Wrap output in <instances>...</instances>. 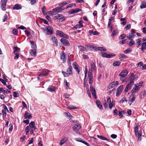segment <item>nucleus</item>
<instances>
[{"label": "nucleus", "instance_id": "cd10ccee", "mask_svg": "<svg viewBox=\"0 0 146 146\" xmlns=\"http://www.w3.org/2000/svg\"><path fill=\"white\" fill-rule=\"evenodd\" d=\"M141 46V50L143 51L144 50L146 49V42L142 43Z\"/></svg>", "mask_w": 146, "mask_h": 146}, {"label": "nucleus", "instance_id": "13d9d810", "mask_svg": "<svg viewBox=\"0 0 146 146\" xmlns=\"http://www.w3.org/2000/svg\"><path fill=\"white\" fill-rule=\"evenodd\" d=\"M67 4L68 3L67 2L65 1L61 3L60 4H59V5L61 6H62V7L63 6Z\"/></svg>", "mask_w": 146, "mask_h": 146}, {"label": "nucleus", "instance_id": "20e7f679", "mask_svg": "<svg viewBox=\"0 0 146 146\" xmlns=\"http://www.w3.org/2000/svg\"><path fill=\"white\" fill-rule=\"evenodd\" d=\"M128 73L127 71L125 70H123L119 73V76L120 77V79L123 82L124 80L123 78L127 76Z\"/></svg>", "mask_w": 146, "mask_h": 146}, {"label": "nucleus", "instance_id": "6e6552de", "mask_svg": "<svg viewBox=\"0 0 146 146\" xmlns=\"http://www.w3.org/2000/svg\"><path fill=\"white\" fill-rule=\"evenodd\" d=\"M72 65L74 68L76 70V71L79 74L80 71L79 66L75 62H73Z\"/></svg>", "mask_w": 146, "mask_h": 146}, {"label": "nucleus", "instance_id": "72a5a7b5", "mask_svg": "<svg viewBox=\"0 0 146 146\" xmlns=\"http://www.w3.org/2000/svg\"><path fill=\"white\" fill-rule=\"evenodd\" d=\"M135 96H133V97L128 102V103L130 104V105H131L132 103L135 101Z\"/></svg>", "mask_w": 146, "mask_h": 146}, {"label": "nucleus", "instance_id": "f257e3e1", "mask_svg": "<svg viewBox=\"0 0 146 146\" xmlns=\"http://www.w3.org/2000/svg\"><path fill=\"white\" fill-rule=\"evenodd\" d=\"M41 29L46 35H51L53 34V28L50 26L42 28Z\"/></svg>", "mask_w": 146, "mask_h": 146}, {"label": "nucleus", "instance_id": "a19ab883", "mask_svg": "<svg viewBox=\"0 0 146 146\" xmlns=\"http://www.w3.org/2000/svg\"><path fill=\"white\" fill-rule=\"evenodd\" d=\"M141 38H138L136 40V43L137 44V45L139 46L141 44Z\"/></svg>", "mask_w": 146, "mask_h": 146}, {"label": "nucleus", "instance_id": "ddd939ff", "mask_svg": "<svg viewBox=\"0 0 146 146\" xmlns=\"http://www.w3.org/2000/svg\"><path fill=\"white\" fill-rule=\"evenodd\" d=\"M51 39L54 43H55L56 46H57L58 45V41L57 38L53 36H51Z\"/></svg>", "mask_w": 146, "mask_h": 146}, {"label": "nucleus", "instance_id": "a18cd8bd", "mask_svg": "<svg viewBox=\"0 0 146 146\" xmlns=\"http://www.w3.org/2000/svg\"><path fill=\"white\" fill-rule=\"evenodd\" d=\"M67 108L69 109H75L77 108V107H74L72 105L68 106Z\"/></svg>", "mask_w": 146, "mask_h": 146}, {"label": "nucleus", "instance_id": "774afa93", "mask_svg": "<svg viewBox=\"0 0 146 146\" xmlns=\"http://www.w3.org/2000/svg\"><path fill=\"white\" fill-rule=\"evenodd\" d=\"M46 18L49 21L51 22L52 21V20L50 17L48 15H46Z\"/></svg>", "mask_w": 146, "mask_h": 146}, {"label": "nucleus", "instance_id": "2f4dec72", "mask_svg": "<svg viewBox=\"0 0 146 146\" xmlns=\"http://www.w3.org/2000/svg\"><path fill=\"white\" fill-rule=\"evenodd\" d=\"M56 33L58 35L62 37L63 35L64 34V33L61 31L57 30L56 31Z\"/></svg>", "mask_w": 146, "mask_h": 146}, {"label": "nucleus", "instance_id": "6ab92c4d", "mask_svg": "<svg viewBox=\"0 0 146 146\" xmlns=\"http://www.w3.org/2000/svg\"><path fill=\"white\" fill-rule=\"evenodd\" d=\"M24 116L25 118H28L30 119H31L32 117V115L31 114H29V113L27 111H26Z\"/></svg>", "mask_w": 146, "mask_h": 146}, {"label": "nucleus", "instance_id": "4c0bfd02", "mask_svg": "<svg viewBox=\"0 0 146 146\" xmlns=\"http://www.w3.org/2000/svg\"><path fill=\"white\" fill-rule=\"evenodd\" d=\"M120 64V62L119 61H117L113 63V65L115 66H119Z\"/></svg>", "mask_w": 146, "mask_h": 146}, {"label": "nucleus", "instance_id": "7ed1b4c3", "mask_svg": "<svg viewBox=\"0 0 146 146\" xmlns=\"http://www.w3.org/2000/svg\"><path fill=\"white\" fill-rule=\"evenodd\" d=\"M50 71L49 70L47 69H44L43 70L41 74H39V76L38 78V80H40L41 79L40 77H45L47 76Z\"/></svg>", "mask_w": 146, "mask_h": 146}, {"label": "nucleus", "instance_id": "ea45409f", "mask_svg": "<svg viewBox=\"0 0 146 146\" xmlns=\"http://www.w3.org/2000/svg\"><path fill=\"white\" fill-rule=\"evenodd\" d=\"M131 88V87L129 86V85H127L125 89V92H127L128 90L130 89Z\"/></svg>", "mask_w": 146, "mask_h": 146}, {"label": "nucleus", "instance_id": "473e14b6", "mask_svg": "<svg viewBox=\"0 0 146 146\" xmlns=\"http://www.w3.org/2000/svg\"><path fill=\"white\" fill-rule=\"evenodd\" d=\"M88 76L89 78H93V75L91 70L90 69L89 70Z\"/></svg>", "mask_w": 146, "mask_h": 146}, {"label": "nucleus", "instance_id": "c9c22d12", "mask_svg": "<svg viewBox=\"0 0 146 146\" xmlns=\"http://www.w3.org/2000/svg\"><path fill=\"white\" fill-rule=\"evenodd\" d=\"M139 89V87L138 86H135L134 87L133 89L131 90L132 93H133L137 90Z\"/></svg>", "mask_w": 146, "mask_h": 146}, {"label": "nucleus", "instance_id": "9d476101", "mask_svg": "<svg viewBox=\"0 0 146 146\" xmlns=\"http://www.w3.org/2000/svg\"><path fill=\"white\" fill-rule=\"evenodd\" d=\"M137 77L135 75H134L133 73H132L129 77V80L130 81L132 82H133L136 80L137 79Z\"/></svg>", "mask_w": 146, "mask_h": 146}, {"label": "nucleus", "instance_id": "c756f323", "mask_svg": "<svg viewBox=\"0 0 146 146\" xmlns=\"http://www.w3.org/2000/svg\"><path fill=\"white\" fill-rule=\"evenodd\" d=\"M78 48H80V51H86L87 49L81 45H79L78 46Z\"/></svg>", "mask_w": 146, "mask_h": 146}, {"label": "nucleus", "instance_id": "338daca9", "mask_svg": "<svg viewBox=\"0 0 146 146\" xmlns=\"http://www.w3.org/2000/svg\"><path fill=\"white\" fill-rule=\"evenodd\" d=\"M123 88V85H120L119 86L118 88H117V90H120V91H122V90Z\"/></svg>", "mask_w": 146, "mask_h": 146}, {"label": "nucleus", "instance_id": "8fccbe9b", "mask_svg": "<svg viewBox=\"0 0 146 146\" xmlns=\"http://www.w3.org/2000/svg\"><path fill=\"white\" fill-rule=\"evenodd\" d=\"M126 36V35L125 34H121L119 37V39H122L124 38Z\"/></svg>", "mask_w": 146, "mask_h": 146}, {"label": "nucleus", "instance_id": "a878e982", "mask_svg": "<svg viewBox=\"0 0 146 146\" xmlns=\"http://www.w3.org/2000/svg\"><path fill=\"white\" fill-rule=\"evenodd\" d=\"M135 36V35L134 34H131L129 35L128 36H127V38L129 40H131L133 39L132 38H134Z\"/></svg>", "mask_w": 146, "mask_h": 146}, {"label": "nucleus", "instance_id": "e433bc0d", "mask_svg": "<svg viewBox=\"0 0 146 146\" xmlns=\"http://www.w3.org/2000/svg\"><path fill=\"white\" fill-rule=\"evenodd\" d=\"M66 141V140L64 138H63L60 141L59 144L60 146H62Z\"/></svg>", "mask_w": 146, "mask_h": 146}, {"label": "nucleus", "instance_id": "09e8293b", "mask_svg": "<svg viewBox=\"0 0 146 146\" xmlns=\"http://www.w3.org/2000/svg\"><path fill=\"white\" fill-rule=\"evenodd\" d=\"M122 91H120V90H117L116 93V96H118L121 93Z\"/></svg>", "mask_w": 146, "mask_h": 146}, {"label": "nucleus", "instance_id": "7c9ffc66", "mask_svg": "<svg viewBox=\"0 0 146 146\" xmlns=\"http://www.w3.org/2000/svg\"><path fill=\"white\" fill-rule=\"evenodd\" d=\"M146 7V1L143 2L140 6L141 9H143Z\"/></svg>", "mask_w": 146, "mask_h": 146}, {"label": "nucleus", "instance_id": "3c124183", "mask_svg": "<svg viewBox=\"0 0 146 146\" xmlns=\"http://www.w3.org/2000/svg\"><path fill=\"white\" fill-rule=\"evenodd\" d=\"M40 19L45 24H48V22L47 21H46V20L44 19H43L41 18H40Z\"/></svg>", "mask_w": 146, "mask_h": 146}, {"label": "nucleus", "instance_id": "de8ad7c7", "mask_svg": "<svg viewBox=\"0 0 146 146\" xmlns=\"http://www.w3.org/2000/svg\"><path fill=\"white\" fill-rule=\"evenodd\" d=\"M113 56H115V54L113 55V54H107V53L106 55V58H110L111 57Z\"/></svg>", "mask_w": 146, "mask_h": 146}, {"label": "nucleus", "instance_id": "69168bd1", "mask_svg": "<svg viewBox=\"0 0 146 146\" xmlns=\"http://www.w3.org/2000/svg\"><path fill=\"white\" fill-rule=\"evenodd\" d=\"M0 81L5 85H6L7 84L5 81L3 79L0 78Z\"/></svg>", "mask_w": 146, "mask_h": 146}, {"label": "nucleus", "instance_id": "5fc2aeb1", "mask_svg": "<svg viewBox=\"0 0 146 146\" xmlns=\"http://www.w3.org/2000/svg\"><path fill=\"white\" fill-rule=\"evenodd\" d=\"M76 6V4L75 3H72L70 4L68 6H67V7L66 8V9H68L69 7H72L73 6Z\"/></svg>", "mask_w": 146, "mask_h": 146}, {"label": "nucleus", "instance_id": "aec40b11", "mask_svg": "<svg viewBox=\"0 0 146 146\" xmlns=\"http://www.w3.org/2000/svg\"><path fill=\"white\" fill-rule=\"evenodd\" d=\"M36 50H31L30 52V54L32 56H35L36 55Z\"/></svg>", "mask_w": 146, "mask_h": 146}, {"label": "nucleus", "instance_id": "dca6fc26", "mask_svg": "<svg viewBox=\"0 0 146 146\" xmlns=\"http://www.w3.org/2000/svg\"><path fill=\"white\" fill-rule=\"evenodd\" d=\"M61 59L63 63L65 62L66 61L64 52L63 51L62 52V54L61 55Z\"/></svg>", "mask_w": 146, "mask_h": 146}, {"label": "nucleus", "instance_id": "393cba45", "mask_svg": "<svg viewBox=\"0 0 146 146\" xmlns=\"http://www.w3.org/2000/svg\"><path fill=\"white\" fill-rule=\"evenodd\" d=\"M139 125H137L134 128V132L135 135L136 136H137L138 134V131Z\"/></svg>", "mask_w": 146, "mask_h": 146}, {"label": "nucleus", "instance_id": "0eeeda50", "mask_svg": "<svg viewBox=\"0 0 146 146\" xmlns=\"http://www.w3.org/2000/svg\"><path fill=\"white\" fill-rule=\"evenodd\" d=\"M118 84L119 82L117 81H114L109 84L108 86V88H114Z\"/></svg>", "mask_w": 146, "mask_h": 146}, {"label": "nucleus", "instance_id": "bb28decb", "mask_svg": "<svg viewBox=\"0 0 146 146\" xmlns=\"http://www.w3.org/2000/svg\"><path fill=\"white\" fill-rule=\"evenodd\" d=\"M96 104L98 106V107L100 109H102L103 108L102 105L101 103L99 100H97L96 101Z\"/></svg>", "mask_w": 146, "mask_h": 146}, {"label": "nucleus", "instance_id": "49530a36", "mask_svg": "<svg viewBox=\"0 0 146 146\" xmlns=\"http://www.w3.org/2000/svg\"><path fill=\"white\" fill-rule=\"evenodd\" d=\"M7 14H5L3 19V22L6 21L7 19Z\"/></svg>", "mask_w": 146, "mask_h": 146}, {"label": "nucleus", "instance_id": "423d86ee", "mask_svg": "<svg viewBox=\"0 0 146 146\" xmlns=\"http://www.w3.org/2000/svg\"><path fill=\"white\" fill-rule=\"evenodd\" d=\"M7 0H1V8L3 11L5 10V7L6 3Z\"/></svg>", "mask_w": 146, "mask_h": 146}, {"label": "nucleus", "instance_id": "6e6d98bb", "mask_svg": "<svg viewBox=\"0 0 146 146\" xmlns=\"http://www.w3.org/2000/svg\"><path fill=\"white\" fill-rule=\"evenodd\" d=\"M62 73L64 77H68V74L66 72H64L63 71H62Z\"/></svg>", "mask_w": 146, "mask_h": 146}, {"label": "nucleus", "instance_id": "5701e85b", "mask_svg": "<svg viewBox=\"0 0 146 146\" xmlns=\"http://www.w3.org/2000/svg\"><path fill=\"white\" fill-rule=\"evenodd\" d=\"M47 90L48 91L50 92H53L55 90V88L54 86H50L48 87Z\"/></svg>", "mask_w": 146, "mask_h": 146}, {"label": "nucleus", "instance_id": "603ef678", "mask_svg": "<svg viewBox=\"0 0 146 146\" xmlns=\"http://www.w3.org/2000/svg\"><path fill=\"white\" fill-rule=\"evenodd\" d=\"M13 96L14 97H17L19 96V93L16 92H13Z\"/></svg>", "mask_w": 146, "mask_h": 146}, {"label": "nucleus", "instance_id": "412c9836", "mask_svg": "<svg viewBox=\"0 0 146 146\" xmlns=\"http://www.w3.org/2000/svg\"><path fill=\"white\" fill-rule=\"evenodd\" d=\"M97 137L100 139L103 140H106L108 141H110V140L109 139H108V138H106V137L103 136H101L99 135H97Z\"/></svg>", "mask_w": 146, "mask_h": 146}, {"label": "nucleus", "instance_id": "680f3d73", "mask_svg": "<svg viewBox=\"0 0 146 146\" xmlns=\"http://www.w3.org/2000/svg\"><path fill=\"white\" fill-rule=\"evenodd\" d=\"M93 81V78H89V83L90 85H91L92 84Z\"/></svg>", "mask_w": 146, "mask_h": 146}, {"label": "nucleus", "instance_id": "f3484780", "mask_svg": "<svg viewBox=\"0 0 146 146\" xmlns=\"http://www.w3.org/2000/svg\"><path fill=\"white\" fill-rule=\"evenodd\" d=\"M22 6L21 5L17 4L13 7V9L14 10H19L21 9Z\"/></svg>", "mask_w": 146, "mask_h": 146}, {"label": "nucleus", "instance_id": "4468645a", "mask_svg": "<svg viewBox=\"0 0 146 146\" xmlns=\"http://www.w3.org/2000/svg\"><path fill=\"white\" fill-rule=\"evenodd\" d=\"M90 67L91 69V71H94L96 69V64L95 63L92 62L90 63Z\"/></svg>", "mask_w": 146, "mask_h": 146}, {"label": "nucleus", "instance_id": "2eb2a0df", "mask_svg": "<svg viewBox=\"0 0 146 146\" xmlns=\"http://www.w3.org/2000/svg\"><path fill=\"white\" fill-rule=\"evenodd\" d=\"M86 46L87 47L88 49L90 50H95V46L90 44H87L86 45Z\"/></svg>", "mask_w": 146, "mask_h": 146}, {"label": "nucleus", "instance_id": "b1692460", "mask_svg": "<svg viewBox=\"0 0 146 146\" xmlns=\"http://www.w3.org/2000/svg\"><path fill=\"white\" fill-rule=\"evenodd\" d=\"M83 27V24H77L76 25H75L74 27L72 28V29H74V28H75L76 29H77L78 28H82Z\"/></svg>", "mask_w": 146, "mask_h": 146}, {"label": "nucleus", "instance_id": "bf43d9fd", "mask_svg": "<svg viewBox=\"0 0 146 146\" xmlns=\"http://www.w3.org/2000/svg\"><path fill=\"white\" fill-rule=\"evenodd\" d=\"M13 33L15 35H17L18 34V30L16 29L13 30Z\"/></svg>", "mask_w": 146, "mask_h": 146}, {"label": "nucleus", "instance_id": "e2e57ef3", "mask_svg": "<svg viewBox=\"0 0 146 146\" xmlns=\"http://www.w3.org/2000/svg\"><path fill=\"white\" fill-rule=\"evenodd\" d=\"M3 106L4 109L3 110H4L6 111L7 112H9V111L6 106L4 104H3Z\"/></svg>", "mask_w": 146, "mask_h": 146}, {"label": "nucleus", "instance_id": "58836bf2", "mask_svg": "<svg viewBox=\"0 0 146 146\" xmlns=\"http://www.w3.org/2000/svg\"><path fill=\"white\" fill-rule=\"evenodd\" d=\"M73 10L74 13H76L78 12L81 11L82 9L79 8H76L74 9H73Z\"/></svg>", "mask_w": 146, "mask_h": 146}, {"label": "nucleus", "instance_id": "864d4df0", "mask_svg": "<svg viewBox=\"0 0 146 146\" xmlns=\"http://www.w3.org/2000/svg\"><path fill=\"white\" fill-rule=\"evenodd\" d=\"M127 39H124L120 41H119V43L121 44H125L127 41Z\"/></svg>", "mask_w": 146, "mask_h": 146}, {"label": "nucleus", "instance_id": "4be33fe9", "mask_svg": "<svg viewBox=\"0 0 146 146\" xmlns=\"http://www.w3.org/2000/svg\"><path fill=\"white\" fill-rule=\"evenodd\" d=\"M72 68L71 66H69V67L67 69V72L69 74H72Z\"/></svg>", "mask_w": 146, "mask_h": 146}, {"label": "nucleus", "instance_id": "f704fd0d", "mask_svg": "<svg viewBox=\"0 0 146 146\" xmlns=\"http://www.w3.org/2000/svg\"><path fill=\"white\" fill-rule=\"evenodd\" d=\"M35 123L34 121L31 122L29 124V127L32 129L35 126Z\"/></svg>", "mask_w": 146, "mask_h": 146}, {"label": "nucleus", "instance_id": "1a4fd4ad", "mask_svg": "<svg viewBox=\"0 0 146 146\" xmlns=\"http://www.w3.org/2000/svg\"><path fill=\"white\" fill-rule=\"evenodd\" d=\"M90 89L92 95L94 97V98L96 99L97 96L95 89L93 87L92 85H91L90 86Z\"/></svg>", "mask_w": 146, "mask_h": 146}, {"label": "nucleus", "instance_id": "f03ea898", "mask_svg": "<svg viewBox=\"0 0 146 146\" xmlns=\"http://www.w3.org/2000/svg\"><path fill=\"white\" fill-rule=\"evenodd\" d=\"M53 19L54 20L58 19L59 22H62L65 19L64 16L62 14H57L53 16Z\"/></svg>", "mask_w": 146, "mask_h": 146}, {"label": "nucleus", "instance_id": "9b49d317", "mask_svg": "<svg viewBox=\"0 0 146 146\" xmlns=\"http://www.w3.org/2000/svg\"><path fill=\"white\" fill-rule=\"evenodd\" d=\"M60 41L65 46H69L70 45L69 43L66 39L64 38H62L60 39Z\"/></svg>", "mask_w": 146, "mask_h": 146}, {"label": "nucleus", "instance_id": "a211bd4d", "mask_svg": "<svg viewBox=\"0 0 146 146\" xmlns=\"http://www.w3.org/2000/svg\"><path fill=\"white\" fill-rule=\"evenodd\" d=\"M119 57V59L121 60H122L124 59H126L127 58V56L123 54H120Z\"/></svg>", "mask_w": 146, "mask_h": 146}, {"label": "nucleus", "instance_id": "4d7b16f0", "mask_svg": "<svg viewBox=\"0 0 146 146\" xmlns=\"http://www.w3.org/2000/svg\"><path fill=\"white\" fill-rule=\"evenodd\" d=\"M131 28V25L130 24L127 25L124 28V30H127L128 29H130Z\"/></svg>", "mask_w": 146, "mask_h": 146}, {"label": "nucleus", "instance_id": "37998d69", "mask_svg": "<svg viewBox=\"0 0 146 146\" xmlns=\"http://www.w3.org/2000/svg\"><path fill=\"white\" fill-rule=\"evenodd\" d=\"M103 48V47H97L95 46V50L98 51L100 50V51H102V49Z\"/></svg>", "mask_w": 146, "mask_h": 146}, {"label": "nucleus", "instance_id": "0e129e2a", "mask_svg": "<svg viewBox=\"0 0 146 146\" xmlns=\"http://www.w3.org/2000/svg\"><path fill=\"white\" fill-rule=\"evenodd\" d=\"M101 54L103 57L106 58V55L107 54L105 52H101Z\"/></svg>", "mask_w": 146, "mask_h": 146}, {"label": "nucleus", "instance_id": "79ce46f5", "mask_svg": "<svg viewBox=\"0 0 146 146\" xmlns=\"http://www.w3.org/2000/svg\"><path fill=\"white\" fill-rule=\"evenodd\" d=\"M135 43V41L133 39H131L129 43V46H131Z\"/></svg>", "mask_w": 146, "mask_h": 146}, {"label": "nucleus", "instance_id": "39448f33", "mask_svg": "<svg viewBox=\"0 0 146 146\" xmlns=\"http://www.w3.org/2000/svg\"><path fill=\"white\" fill-rule=\"evenodd\" d=\"M64 10V9L62 8V6L58 7H56L52 10V12L54 13H59L62 11V10Z\"/></svg>", "mask_w": 146, "mask_h": 146}, {"label": "nucleus", "instance_id": "f8f14e48", "mask_svg": "<svg viewBox=\"0 0 146 146\" xmlns=\"http://www.w3.org/2000/svg\"><path fill=\"white\" fill-rule=\"evenodd\" d=\"M80 125L79 124L77 123L75 124V125L73 127V130L74 131L76 132L78 130L80 129Z\"/></svg>", "mask_w": 146, "mask_h": 146}, {"label": "nucleus", "instance_id": "c03bdc74", "mask_svg": "<svg viewBox=\"0 0 146 146\" xmlns=\"http://www.w3.org/2000/svg\"><path fill=\"white\" fill-rule=\"evenodd\" d=\"M132 50L131 48H128L126 49L124 51V53L125 54H127L128 53H130L131 51Z\"/></svg>", "mask_w": 146, "mask_h": 146}, {"label": "nucleus", "instance_id": "052dcab7", "mask_svg": "<svg viewBox=\"0 0 146 146\" xmlns=\"http://www.w3.org/2000/svg\"><path fill=\"white\" fill-rule=\"evenodd\" d=\"M62 37L66 39H68L69 38L68 36L66 35L64 33V34L63 35Z\"/></svg>", "mask_w": 146, "mask_h": 146}, {"label": "nucleus", "instance_id": "c85d7f7f", "mask_svg": "<svg viewBox=\"0 0 146 146\" xmlns=\"http://www.w3.org/2000/svg\"><path fill=\"white\" fill-rule=\"evenodd\" d=\"M20 51L19 48L16 47H14V51L13 52L14 54H19V52Z\"/></svg>", "mask_w": 146, "mask_h": 146}]
</instances>
